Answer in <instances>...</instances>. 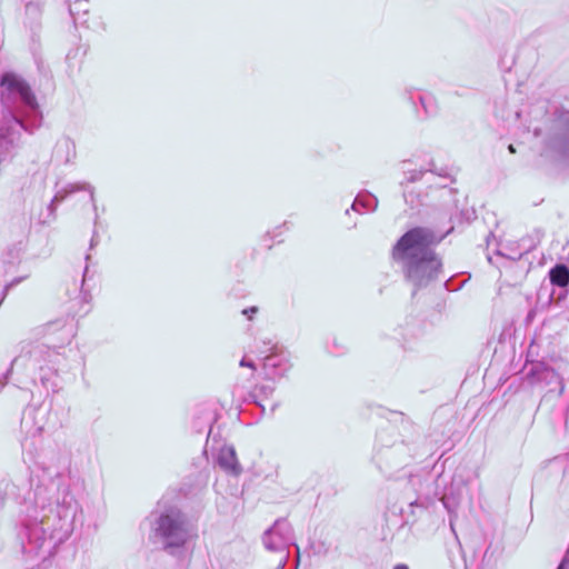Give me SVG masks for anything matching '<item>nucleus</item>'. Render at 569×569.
Masks as SVG:
<instances>
[{
	"label": "nucleus",
	"instance_id": "f257e3e1",
	"mask_svg": "<svg viewBox=\"0 0 569 569\" xmlns=\"http://www.w3.org/2000/svg\"><path fill=\"white\" fill-rule=\"evenodd\" d=\"M433 232L423 227H415L405 232L393 244L391 257L395 261H406L407 279H430L441 268V261L431 246Z\"/></svg>",
	"mask_w": 569,
	"mask_h": 569
},
{
	"label": "nucleus",
	"instance_id": "f03ea898",
	"mask_svg": "<svg viewBox=\"0 0 569 569\" xmlns=\"http://www.w3.org/2000/svg\"><path fill=\"white\" fill-rule=\"evenodd\" d=\"M156 532L166 541L167 548L182 547L189 538L196 539L198 537L196 530L192 535L190 533L188 522L179 510H170L161 515L158 519Z\"/></svg>",
	"mask_w": 569,
	"mask_h": 569
},
{
	"label": "nucleus",
	"instance_id": "7ed1b4c3",
	"mask_svg": "<svg viewBox=\"0 0 569 569\" xmlns=\"http://www.w3.org/2000/svg\"><path fill=\"white\" fill-rule=\"evenodd\" d=\"M219 466L229 472L239 473L240 467L237 459L236 450L232 447H223L221 448L218 456Z\"/></svg>",
	"mask_w": 569,
	"mask_h": 569
},
{
	"label": "nucleus",
	"instance_id": "20e7f679",
	"mask_svg": "<svg viewBox=\"0 0 569 569\" xmlns=\"http://www.w3.org/2000/svg\"><path fill=\"white\" fill-rule=\"evenodd\" d=\"M550 282L560 288L569 284V269L565 264L555 266L549 272Z\"/></svg>",
	"mask_w": 569,
	"mask_h": 569
},
{
	"label": "nucleus",
	"instance_id": "39448f33",
	"mask_svg": "<svg viewBox=\"0 0 569 569\" xmlns=\"http://www.w3.org/2000/svg\"><path fill=\"white\" fill-rule=\"evenodd\" d=\"M22 81L17 74L7 72L1 77L0 86L6 87L9 91H14L17 86Z\"/></svg>",
	"mask_w": 569,
	"mask_h": 569
},
{
	"label": "nucleus",
	"instance_id": "423d86ee",
	"mask_svg": "<svg viewBox=\"0 0 569 569\" xmlns=\"http://www.w3.org/2000/svg\"><path fill=\"white\" fill-rule=\"evenodd\" d=\"M19 94L28 106L32 108L37 107V99L30 86L26 87Z\"/></svg>",
	"mask_w": 569,
	"mask_h": 569
},
{
	"label": "nucleus",
	"instance_id": "0eeeda50",
	"mask_svg": "<svg viewBox=\"0 0 569 569\" xmlns=\"http://www.w3.org/2000/svg\"><path fill=\"white\" fill-rule=\"evenodd\" d=\"M258 312L257 307H251L249 309L243 310V315L248 316L249 319H252V316Z\"/></svg>",
	"mask_w": 569,
	"mask_h": 569
},
{
	"label": "nucleus",
	"instance_id": "6e6552de",
	"mask_svg": "<svg viewBox=\"0 0 569 569\" xmlns=\"http://www.w3.org/2000/svg\"><path fill=\"white\" fill-rule=\"evenodd\" d=\"M28 86H29V84H28L24 80H22V81L17 86V88H16V90H14V91H17L18 93H20V92H22V90H23L26 87H28Z\"/></svg>",
	"mask_w": 569,
	"mask_h": 569
},
{
	"label": "nucleus",
	"instance_id": "1a4fd4ad",
	"mask_svg": "<svg viewBox=\"0 0 569 569\" xmlns=\"http://www.w3.org/2000/svg\"><path fill=\"white\" fill-rule=\"evenodd\" d=\"M393 569H409L407 565L405 563H398L393 567Z\"/></svg>",
	"mask_w": 569,
	"mask_h": 569
},
{
	"label": "nucleus",
	"instance_id": "9d476101",
	"mask_svg": "<svg viewBox=\"0 0 569 569\" xmlns=\"http://www.w3.org/2000/svg\"><path fill=\"white\" fill-rule=\"evenodd\" d=\"M509 151H510L511 153H515V152H516V149H515V147H513L512 144H510V146H509Z\"/></svg>",
	"mask_w": 569,
	"mask_h": 569
},
{
	"label": "nucleus",
	"instance_id": "9b49d317",
	"mask_svg": "<svg viewBox=\"0 0 569 569\" xmlns=\"http://www.w3.org/2000/svg\"><path fill=\"white\" fill-rule=\"evenodd\" d=\"M565 567H566V563H565V562H561V563L559 565L558 569H566Z\"/></svg>",
	"mask_w": 569,
	"mask_h": 569
}]
</instances>
